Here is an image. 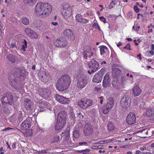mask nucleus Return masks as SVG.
<instances>
[{"label":"nucleus","mask_w":154,"mask_h":154,"mask_svg":"<svg viewBox=\"0 0 154 154\" xmlns=\"http://www.w3.org/2000/svg\"><path fill=\"white\" fill-rule=\"evenodd\" d=\"M154 114V108L146 110V115L148 116H150Z\"/></svg>","instance_id":"obj_28"},{"label":"nucleus","mask_w":154,"mask_h":154,"mask_svg":"<svg viewBox=\"0 0 154 154\" xmlns=\"http://www.w3.org/2000/svg\"><path fill=\"white\" fill-rule=\"evenodd\" d=\"M92 104V100L87 99H83L77 103V105L82 108L86 109Z\"/></svg>","instance_id":"obj_7"},{"label":"nucleus","mask_w":154,"mask_h":154,"mask_svg":"<svg viewBox=\"0 0 154 154\" xmlns=\"http://www.w3.org/2000/svg\"><path fill=\"white\" fill-rule=\"evenodd\" d=\"M52 7L47 3H42L39 2L35 6V13L37 15L42 17H45L49 15L51 13Z\"/></svg>","instance_id":"obj_2"},{"label":"nucleus","mask_w":154,"mask_h":154,"mask_svg":"<svg viewBox=\"0 0 154 154\" xmlns=\"http://www.w3.org/2000/svg\"><path fill=\"white\" fill-rule=\"evenodd\" d=\"M100 48L101 55H103L105 53V50H107L108 49L106 47L103 45L100 46Z\"/></svg>","instance_id":"obj_31"},{"label":"nucleus","mask_w":154,"mask_h":154,"mask_svg":"<svg viewBox=\"0 0 154 154\" xmlns=\"http://www.w3.org/2000/svg\"><path fill=\"white\" fill-rule=\"evenodd\" d=\"M75 19L78 22L82 23H87L88 21V20L82 18V16L80 14H77L76 15Z\"/></svg>","instance_id":"obj_25"},{"label":"nucleus","mask_w":154,"mask_h":154,"mask_svg":"<svg viewBox=\"0 0 154 154\" xmlns=\"http://www.w3.org/2000/svg\"><path fill=\"white\" fill-rule=\"evenodd\" d=\"M79 131L77 130H75L73 132V135L75 138H77L79 136Z\"/></svg>","instance_id":"obj_40"},{"label":"nucleus","mask_w":154,"mask_h":154,"mask_svg":"<svg viewBox=\"0 0 154 154\" xmlns=\"http://www.w3.org/2000/svg\"><path fill=\"white\" fill-rule=\"evenodd\" d=\"M93 26L95 29H100V27L97 23H94L93 25Z\"/></svg>","instance_id":"obj_45"},{"label":"nucleus","mask_w":154,"mask_h":154,"mask_svg":"<svg viewBox=\"0 0 154 154\" xmlns=\"http://www.w3.org/2000/svg\"><path fill=\"white\" fill-rule=\"evenodd\" d=\"M55 46L58 47H64L67 44V41L65 39H57L54 42Z\"/></svg>","instance_id":"obj_13"},{"label":"nucleus","mask_w":154,"mask_h":154,"mask_svg":"<svg viewBox=\"0 0 154 154\" xmlns=\"http://www.w3.org/2000/svg\"><path fill=\"white\" fill-rule=\"evenodd\" d=\"M2 104L5 106V105H12L14 101L13 97L10 93H7L4 94L1 99Z\"/></svg>","instance_id":"obj_4"},{"label":"nucleus","mask_w":154,"mask_h":154,"mask_svg":"<svg viewBox=\"0 0 154 154\" xmlns=\"http://www.w3.org/2000/svg\"><path fill=\"white\" fill-rule=\"evenodd\" d=\"M42 77L44 79V81H45V82H46V81H47L48 80V76H46V75H43L42 76Z\"/></svg>","instance_id":"obj_50"},{"label":"nucleus","mask_w":154,"mask_h":154,"mask_svg":"<svg viewBox=\"0 0 154 154\" xmlns=\"http://www.w3.org/2000/svg\"><path fill=\"white\" fill-rule=\"evenodd\" d=\"M112 72L113 74L116 76L117 75L120 74L122 72L120 69L118 68L114 69L113 70Z\"/></svg>","instance_id":"obj_29"},{"label":"nucleus","mask_w":154,"mask_h":154,"mask_svg":"<svg viewBox=\"0 0 154 154\" xmlns=\"http://www.w3.org/2000/svg\"><path fill=\"white\" fill-rule=\"evenodd\" d=\"M142 90L138 85H135L132 89V95L135 97L138 96L140 94Z\"/></svg>","instance_id":"obj_21"},{"label":"nucleus","mask_w":154,"mask_h":154,"mask_svg":"<svg viewBox=\"0 0 154 154\" xmlns=\"http://www.w3.org/2000/svg\"><path fill=\"white\" fill-rule=\"evenodd\" d=\"M151 49L152 51L154 50V45L153 44H152L151 45Z\"/></svg>","instance_id":"obj_59"},{"label":"nucleus","mask_w":154,"mask_h":154,"mask_svg":"<svg viewBox=\"0 0 154 154\" xmlns=\"http://www.w3.org/2000/svg\"><path fill=\"white\" fill-rule=\"evenodd\" d=\"M141 153V152L140 151H137L136 152L135 154H140Z\"/></svg>","instance_id":"obj_62"},{"label":"nucleus","mask_w":154,"mask_h":154,"mask_svg":"<svg viewBox=\"0 0 154 154\" xmlns=\"http://www.w3.org/2000/svg\"><path fill=\"white\" fill-rule=\"evenodd\" d=\"M93 132V127L91 125L87 124L85 125L83 133L85 136H90L91 134Z\"/></svg>","instance_id":"obj_12"},{"label":"nucleus","mask_w":154,"mask_h":154,"mask_svg":"<svg viewBox=\"0 0 154 154\" xmlns=\"http://www.w3.org/2000/svg\"><path fill=\"white\" fill-rule=\"evenodd\" d=\"M116 4L115 2L113 1H112L111 3H110L109 8V9H111L113 8L114 5Z\"/></svg>","instance_id":"obj_43"},{"label":"nucleus","mask_w":154,"mask_h":154,"mask_svg":"<svg viewBox=\"0 0 154 154\" xmlns=\"http://www.w3.org/2000/svg\"><path fill=\"white\" fill-rule=\"evenodd\" d=\"M21 21L22 23L25 25H27L29 23V19L25 17H23L21 19Z\"/></svg>","instance_id":"obj_33"},{"label":"nucleus","mask_w":154,"mask_h":154,"mask_svg":"<svg viewBox=\"0 0 154 154\" xmlns=\"http://www.w3.org/2000/svg\"><path fill=\"white\" fill-rule=\"evenodd\" d=\"M131 98L130 96L124 95L121 99L120 104L123 108H127L129 106V104L131 103Z\"/></svg>","instance_id":"obj_10"},{"label":"nucleus","mask_w":154,"mask_h":154,"mask_svg":"<svg viewBox=\"0 0 154 154\" xmlns=\"http://www.w3.org/2000/svg\"><path fill=\"white\" fill-rule=\"evenodd\" d=\"M107 125L109 131H112L114 130L115 127L114 125L112 122H109Z\"/></svg>","instance_id":"obj_36"},{"label":"nucleus","mask_w":154,"mask_h":154,"mask_svg":"<svg viewBox=\"0 0 154 154\" xmlns=\"http://www.w3.org/2000/svg\"><path fill=\"white\" fill-rule=\"evenodd\" d=\"M31 126V123L29 120L26 119L21 124V128L24 130H26Z\"/></svg>","instance_id":"obj_22"},{"label":"nucleus","mask_w":154,"mask_h":154,"mask_svg":"<svg viewBox=\"0 0 154 154\" xmlns=\"http://www.w3.org/2000/svg\"><path fill=\"white\" fill-rule=\"evenodd\" d=\"M130 46H130V44H127V45L125 46V47H124L123 48L127 49H128L129 50H131V49L130 48Z\"/></svg>","instance_id":"obj_46"},{"label":"nucleus","mask_w":154,"mask_h":154,"mask_svg":"<svg viewBox=\"0 0 154 154\" xmlns=\"http://www.w3.org/2000/svg\"><path fill=\"white\" fill-rule=\"evenodd\" d=\"M137 41L138 43H139L141 42V40L140 39H137V40L136 39L134 40V42L135 43V45L137 46L138 45V43L137 42Z\"/></svg>","instance_id":"obj_51"},{"label":"nucleus","mask_w":154,"mask_h":154,"mask_svg":"<svg viewBox=\"0 0 154 154\" xmlns=\"http://www.w3.org/2000/svg\"><path fill=\"white\" fill-rule=\"evenodd\" d=\"M40 93L42 97L45 99H47L49 96L50 94V91L48 89L43 88L41 89Z\"/></svg>","instance_id":"obj_16"},{"label":"nucleus","mask_w":154,"mask_h":154,"mask_svg":"<svg viewBox=\"0 0 154 154\" xmlns=\"http://www.w3.org/2000/svg\"><path fill=\"white\" fill-rule=\"evenodd\" d=\"M104 69H102L98 73L95 74L94 76L92 81L95 83H99L101 81L104 74Z\"/></svg>","instance_id":"obj_8"},{"label":"nucleus","mask_w":154,"mask_h":154,"mask_svg":"<svg viewBox=\"0 0 154 154\" xmlns=\"http://www.w3.org/2000/svg\"><path fill=\"white\" fill-rule=\"evenodd\" d=\"M92 63V66H90L91 69V71L92 72H94L96 71L99 67V65L98 62L95 60L94 59H93L91 61Z\"/></svg>","instance_id":"obj_19"},{"label":"nucleus","mask_w":154,"mask_h":154,"mask_svg":"<svg viewBox=\"0 0 154 154\" xmlns=\"http://www.w3.org/2000/svg\"><path fill=\"white\" fill-rule=\"evenodd\" d=\"M59 137L58 135H55L51 139V142L52 143H55L58 142L59 140Z\"/></svg>","instance_id":"obj_35"},{"label":"nucleus","mask_w":154,"mask_h":154,"mask_svg":"<svg viewBox=\"0 0 154 154\" xmlns=\"http://www.w3.org/2000/svg\"><path fill=\"white\" fill-rule=\"evenodd\" d=\"M25 32L26 34L29 37L31 35V34L33 33V31L31 29L26 28L25 29Z\"/></svg>","instance_id":"obj_30"},{"label":"nucleus","mask_w":154,"mask_h":154,"mask_svg":"<svg viewBox=\"0 0 154 154\" xmlns=\"http://www.w3.org/2000/svg\"><path fill=\"white\" fill-rule=\"evenodd\" d=\"M114 103V101L113 98L111 97L109 98L108 99L107 103L102 108L103 113L105 114H107L110 110L112 108Z\"/></svg>","instance_id":"obj_5"},{"label":"nucleus","mask_w":154,"mask_h":154,"mask_svg":"<svg viewBox=\"0 0 154 154\" xmlns=\"http://www.w3.org/2000/svg\"><path fill=\"white\" fill-rule=\"evenodd\" d=\"M25 106L27 110L31 111L32 110L33 104L31 100L28 99H25L24 101Z\"/></svg>","instance_id":"obj_17"},{"label":"nucleus","mask_w":154,"mask_h":154,"mask_svg":"<svg viewBox=\"0 0 154 154\" xmlns=\"http://www.w3.org/2000/svg\"><path fill=\"white\" fill-rule=\"evenodd\" d=\"M112 85L114 88L116 89L119 88L118 83L116 81H113L112 82Z\"/></svg>","instance_id":"obj_41"},{"label":"nucleus","mask_w":154,"mask_h":154,"mask_svg":"<svg viewBox=\"0 0 154 154\" xmlns=\"http://www.w3.org/2000/svg\"><path fill=\"white\" fill-rule=\"evenodd\" d=\"M133 28L134 29V30L137 31L140 29V27L139 26H133Z\"/></svg>","instance_id":"obj_52"},{"label":"nucleus","mask_w":154,"mask_h":154,"mask_svg":"<svg viewBox=\"0 0 154 154\" xmlns=\"http://www.w3.org/2000/svg\"><path fill=\"white\" fill-rule=\"evenodd\" d=\"M11 47L12 48H15L16 47V43L15 42H13L11 43Z\"/></svg>","instance_id":"obj_55"},{"label":"nucleus","mask_w":154,"mask_h":154,"mask_svg":"<svg viewBox=\"0 0 154 154\" xmlns=\"http://www.w3.org/2000/svg\"><path fill=\"white\" fill-rule=\"evenodd\" d=\"M63 8L62 14L63 16L66 18H69L72 13L71 8L68 5H65L63 6Z\"/></svg>","instance_id":"obj_9"},{"label":"nucleus","mask_w":154,"mask_h":154,"mask_svg":"<svg viewBox=\"0 0 154 154\" xmlns=\"http://www.w3.org/2000/svg\"><path fill=\"white\" fill-rule=\"evenodd\" d=\"M79 144L80 145L87 146L88 145V143L86 142H80L79 143Z\"/></svg>","instance_id":"obj_54"},{"label":"nucleus","mask_w":154,"mask_h":154,"mask_svg":"<svg viewBox=\"0 0 154 154\" xmlns=\"http://www.w3.org/2000/svg\"><path fill=\"white\" fill-rule=\"evenodd\" d=\"M23 2L26 5H32L36 2V0H23Z\"/></svg>","instance_id":"obj_32"},{"label":"nucleus","mask_w":154,"mask_h":154,"mask_svg":"<svg viewBox=\"0 0 154 154\" xmlns=\"http://www.w3.org/2000/svg\"><path fill=\"white\" fill-rule=\"evenodd\" d=\"M111 84V79L109 75L108 74L105 75L103 78V86L104 88H107L108 87L110 86Z\"/></svg>","instance_id":"obj_14"},{"label":"nucleus","mask_w":154,"mask_h":154,"mask_svg":"<svg viewBox=\"0 0 154 154\" xmlns=\"http://www.w3.org/2000/svg\"><path fill=\"white\" fill-rule=\"evenodd\" d=\"M42 24L41 22L38 20H35L33 22V25L35 27H39Z\"/></svg>","instance_id":"obj_34"},{"label":"nucleus","mask_w":154,"mask_h":154,"mask_svg":"<svg viewBox=\"0 0 154 154\" xmlns=\"http://www.w3.org/2000/svg\"><path fill=\"white\" fill-rule=\"evenodd\" d=\"M90 150L88 149L77 151V152L78 153H83V154H87L89 152Z\"/></svg>","instance_id":"obj_38"},{"label":"nucleus","mask_w":154,"mask_h":154,"mask_svg":"<svg viewBox=\"0 0 154 154\" xmlns=\"http://www.w3.org/2000/svg\"><path fill=\"white\" fill-rule=\"evenodd\" d=\"M148 131L147 129H144L140 130L139 131V132L142 133L144 136V137H146V135H147L148 133Z\"/></svg>","instance_id":"obj_39"},{"label":"nucleus","mask_w":154,"mask_h":154,"mask_svg":"<svg viewBox=\"0 0 154 154\" xmlns=\"http://www.w3.org/2000/svg\"><path fill=\"white\" fill-rule=\"evenodd\" d=\"M19 115L18 116V120L20 122L22 121L23 117L22 114H21V112H20V114L19 113Z\"/></svg>","instance_id":"obj_44"},{"label":"nucleus","mask_w":154,"mask_h":154,"mask_svg":"<svg viewBox=\"0 0 154 154\" xmlns=\"http://www.w3.org/2000/svg\"><path fill=\"white\" fill-rule=\"evenodd\" d=\"M37 104L39 106V110L40 111H43L47 108L48 104L47 102H43L41 101L37 102Z\"/></svg>","instance_id":"obj_23"},{"label":"nucleus","mask_w":154,"mask_h":154,"mask_svg":"<svg viewBox=\"0 0 154 154\" xmlns=\"http://www.w3.org/2000/svg\"><path fill=\"white\" fill-rule=\"evenodd\" d=\"M56 99L58 102L62 104L68 103L69 102L68 98L58 95H56Z\"/></svg>","instance_id":"obj_18"},{"label":"nucleus","mask_w":154,"mask_h":154,"mask_svg":"<svg viewBox=\"0 0 154 154\" xmlns=\"http://www.w3.org/2000/svg\"><path fill=\"white\" fill-rule=\"evenodd\" d=\"M63 34L64 38H72L75 37L72 31L69 29L64 31Z\"/></svg>","instance_id":"obj_15"},{"label":"nucleus","mask_w":154,"mask_h":154,"mask_svg":"<svg viewBox=\"0 0 154 154\" xmlns=\"http://www.w3.org/2000/svg\"><path fill=\"white\" fill-rule=\"evenodd\" d=\"M67 115L65 111H61L58 114L57 119L66 122Z\"/></svg>","instance_id":"obj_24"},{"label":"nucleus","mask_w":154,"mask_h":154,"mask_svg":"<svg viewBox=\"0 0 154 154\" xmlns=\"http://www.w3.org/2000/svg\"><path fill=\"white\" fill-rule=\"evenodd\" d=\"M38 37V35L36 33V32H33V33H32L31 34V35L29 37H31L33 38H36Z\"/></svg>","instance_id":"obj_42"},{"label":"nucleus","mask_w":154,"mask_h":154,"mask_svg":"<svg viewBox=\"0 0 154 154\" xmlns=\"http://www.w3.org/2000/svg\"><path fill=\"white\" fill-rule=\"evenodd\" d=\"M83 113H82L81 112H79V113H78V116L79 117L80 119H82L83 117Z\"/></svg>","instance_id":"obj_48"},{"label":"nucleus","mask_w":154,"mask_h":154,"mask_svg":"<svg viewBox=\"0 0 154 154\" xmlns=\"http://www.w3.org/2000/svg\"><path fill=\"white\" fill-rule=\"evenodd\" d=\"M105 142H106V141H105V140L102 141H100L98 142H99V143L100 144H105L106 143Z\"/></svg>","instance_id":"obj_57"},{"label":"nucleus","mask_w":154,"mask_h":154,"mask_svg":"<svg viewBox=\"0 0 154 154\" xmlns=\"http://www.w3.org/2000/svg\"><path fill=\"white\" fill-rule=\"evenodd\" d=\"M86 77L84 75L79 77L77 80V86L78 88L82 89L86 86L88 83Z\"/></svg>","instance_id":"obj_6"},{"label":"nucleus","mask_w":154,"mask_h":154,"mask_svg":"<svg viewBox=\"0 0 154 154\" xmlns=\"http://www.w3.org/2000/svg\"><path fill=\"white\" fill-rule=\"evenodd\" d=\"M141 54H139L137 55V57H139V59L140 60H141Z\"/></svg>","instance_id":"obj_63"},{"label":"nucleus","mask_w":154,"mask_h":154,"mask_svg":"<svg viewBox=\"0 0 154 154\" xmlns=\"http://www.w3.org/2000/svg\"><path fill=\"white\" fill-rule=\"evenodd\" d=\"M71 81V78L68 75L66 74L62 75L56 84L57 89L60 91L66 89L69 86Z\"/></svg>","instance_id":"obj_3"},{"label":"nucleus","mask_w":154,"mask_h":154,"mask_svg":"<svg viewBox=\"0 0 154 154\" xmlns=\"http://www.w3.org/2000/svg\"><path fill=\"white\" fill-rule=\"evenodd\" d=\"M51 24L54 26H57L58 25V23L57 22H52L51 23Z\"/></svg>","instance_id":"obj_58"},{"label":"nucleus","mask_w":154,"mask_h":154,"mask_svg":"<svg viewBox=\"0 0 154 154\" xmlns=\"http://www.w3.org/2000/svg\"><path fill=\"white\" fill-rule=\"evenodd\" d=\"M126 121L129 125L134 124L136 121V116L134 113L133 112L129 113L127 116Z\"/></svg>","instance_id":"obj_11"},{"label":"nucleus","mask_w":154,"mask_h":154,"mask_svg":"<svg viewBox=\"0 0 154 154\" xmlns=\"http://www.w3.org/2000/svg\"><path fill=\"white\" fill-rule=\"evenodd\" d=\"M12 147L13 149H14L16 148L15 144V143H14L12 145Z\"/></svg>","instance_id":"obj_64"},{"label":"nucleus","mask_w":154,"mask_h":154,"mask_svg":"<svg viewBox=\"0 0 154 154\" xmlns=\"http://www.w3.org/2000/svg\"><path fill=\"white\" fill-rule=\"evenodd\" d=\"M23 44L22 45V48L21 49H22L24 51H26L25 48L27 47V42L25 39H24L23 42Z\"/></svg>","instance_id":"obj_37"},{"label":"nucleus","mask_w":154,"mask_h":154,"mask_svg":"<svg viewBox=\"0 0 154 154\" xmlns=\"http://www.w3.org/2000/svg\"><path fill=\"white\" fill-rule=\"evenodd\" d=\"M82 54L84 55V58L86 59L87 58L88 55L86 52L85 51H84L83 52Z\"/></svg>","instance_id":"obj_53"},{"label":"nucleus","mask_w":154,"mask_h":154,"mask_svg":"<svg viewBox=\"0 0 154 154\" xmlns=\"http://www.w3.org/2000/svg\"><path fill=\"white\" fill-rule=\"evenodd\" d=\"M22 37V35L21 34H19L15 36V38H20Z\"/></svg>","instance_id":"obj_56"},{"label":"nucleus","mask_w":154,"mask_h":154,"mask_svg":"<svg viewBox=\"0 0 154 154\" xmlns=\"http://www.w3.org/2000/svg\"><path fill=\"white\" fill-rule=\"evenodd\" d=\"M134 8L136 12L137 13L139 12V9L136 6H134Z\"/></svg>","instance_id":"obj_49"},{"label":"nucleus","mask_w":154,"mask_h":154,"mask_svg":"<svg viewBox=\"0 0 154 154\" xmlns=\"http://www.w3.org/2000/svg\"><path fill=\"white\" fill-rule=\"evenodd\" d=\"M25 71L17 67H14L8 74V80L10 84L17 89L21 87L20 82L26 77Z\"/></svg>","instance_id":"obj_1"},{"label":"nucleus","mask_w":154,"mask_h":154,"mask_svg":"<svg viewBox=\"0 0 154 154\" xmlns=\"http://www.w3.org/2000/svg\"><path fill=\"white\" fill-rule=\"evenodd\" d=\"M66 124V122L57 119L56 123L55 125V129L56 130H60L62 129Z\"/></svg>","instance_id":"obj_20"},{"label":"nucleus","mask_w":154,"mask_h":154,"mask_svg":"<svg viewBox=\"0 0 154 154\" xmlns=\"http://www.w3.org/2000/svg\"><path fill=\"white\" fill-rule=\"evenodd\" d=\"M52 152V150L51 149H47L45 150H42L37 152V153L38 154L51 153Z\"/></svg>","instance_id":"obj_27"},{"label":"nucleus","mask_w":154,"mask_h":154,"mask_svg":"<svg viewBox=\"0 0 154 154\" xmlns=\"http://www.w3.org/2000/svg\"><path fill=\"white\" fill-rule=\"evenodd\" d=\"M140 149L141 151H143L144 150L146 149V147H141L140 148Z\"/></svg>","instance_id":"obj_60"},{"label":"nucleus","mask_w":154,"mask_h":154,"mask_svg":"<svg viewBox=\"0 0 154 154\" xmlns=\"http://www.w3.org/2000/svg\"><path fill=\"white\" fill-rule=\"evenodd\" d=\"M6 60L8 62L14 63L15 62V56L11 54H8L6 57Z\"/></svg>","instance_id":"obj_26"},{"label":"nucleus","mask_w":154,"mask_h":154,"mask_svg":"<svg viewBox=\"0 0 154 154\" xmlns=\"http://www.w3.org/2000/svg\"><path fill=\"white\" fill-rule=\"evenodd\" d=\"M149 53L152 55H153L154 54V52L152 51H149Z\"/></svg>","instance_id":"obj_61"},{"label":"nucleus","mask_w":154,"mask_h":154,"mask_svg":"<svg viewBox=\"0 0 154 154\" xmlns=\"http://www.w3.org/2000/svg\"><path fill=\"white\" fill-rule=\"evenodd\" d=\"M100 19L101 21L103 22L104 23H105L106 22V19L103 16L100 17Z\"/></svg>","instance_id":"obj_47"}]
</instances>
